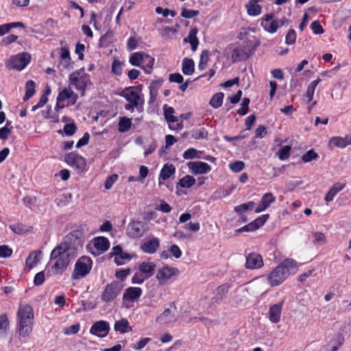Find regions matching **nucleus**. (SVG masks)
<instances>
[{"label":"nucleus","instance_id":"nucleus-1","mask_svg":"<svg viewBox=\"0 0 351 351\" xmlns=\"http://www.w3.org/2000/svg\"><path fill=\"white\" fill-rule=\"evenodd\" d=\"M298 263L292 258H286L278 264L267 276V282L271 287L281 285L291 272L297 271Z\"/></svg>","mask_w":351,"mask_h":351},{"label":"nucleus","instance_id":"nucleus-2","mask_svg":"<svg viewBox=\"0 0 351 351\" xmlns=\"http://www.w3.org/2000/svg\"><path fill=\"white\" fill-rule=\"evenodd\" d=\"M66 267V242L58 244L51 252L50 262L47 266V276L60 275Z\"/></svg>","mask_w":351,"mask_h":351},{"label":"nucleus","instance_id":"nucleus-3","mask_svg":"<svg viewBox=\"0 0 351 351\" xmlns=\"http://www.w3.org/2000/svg\"><path fill=\"white\" fill-rule=\"evenodd\" d=\"M120 95L128 101L124 105L125 110L131 112H133L135 109L139 112H143V95L140 94V91H138L134 86L125 88Z\"/></svg>","mask_w":351,"mask_h":351},{"label":"nucleus","instance_id":"nucleus-4","mask_svg":"<svg viewBox=\"0 0 351 351\" xmlns=\"http://www.w3.org/2000/svg\"><path fill=\"white\" fill-rule=\"evenodd\" d=\"M69 80L70 85L79 90L81 95H84L86 88L88 84L90 83V76L85 73L84 69H81L71 74Z\"/></svg>","mask_w":351,"mask_h":351},{"label":"nucleus","instance_id":"nucleus-5","mask_svg":"<svg viewBox=\"0 0 351 351\" xmlns=\"http://www.w3.org/2000/svg\"><path fill=\"white\" fill-rule=\"evenodd\" d=\"M179 319L177 306L175 302H171L162 313L159 314L156 322L160 325H169L176 322Z\"/></svg>","mask_w":351,"mask_h":351},{"label":"nucleus","instance_id":"nucleus-6","mask_svg":"<svg viewBox=\"0 0 351 351\" xmlns=\"http://www.w3.org/2000/svg\"><path fill=\"white\" fill-rule=\"evenodd\" d=\"M93 261L86 256L80 257L75 264L74 270L71 274L73 280H77L85 277L90 271Z\"/></svg>","mask_w":351,"mask_h":351},{"label":"nucleus","instance_id":"nucleus-7","mask_svg":"<svg viewBox=\"0 0 351 351\" xmlns=\"http://www.w3.org/2000/svg\"><path fill=\"white\" fill-rule=\"evenodd\" d=\"M148 231L149 226L146 222L139 220H132L127 226L126 234L130 238L138 239L142 237Z\"/></svg>","mask_w":351,"mask_h":351},{"label":"nucleus","instance_id":"nucleus-8","mask_svg":"<svg viewBox=\"0 0 351 351\" xmlns=\"http://www.w3.org/2000/svg\"><path fill=\"white\" fill-rule=\"evenodd\" d=\"M31 57L29 53L23 52L10 58L7 67L10 69L21 71L24 69L30 62Z\"/></svg>","mask_w":351,"mask_h":351},{"label":"nucleus","instance_id":"nucleus-9","mask_svg":"<svg viewBox=\"0 0 351 351\" xmlns=\"http://www.w3.org/2000/svg\"><path fill=\"white\" fill-rule=\"evenodd\" d=\"M179 274L180 271L177 267L166 265L158 269L156 278L158 283L163 285L172 278L178 276Z\"/></svg>","mask_w":351,"mask_h":351},{"label":"nucleus","instance_id":"nucleus-10","mask_svg":"<svg viewBox=\"0 0 351 351\" xmlns=\"http://www.w3.org/2000/svg\"><path fill=\"white\" fill-rule=\"evenodd\" d=\"M85 241L84 233L82 230H75L67 234V251L77 250L82 247Z\"/></svg>","mask_w":351,"mask_h":351},{"label":"nucleus","instance_id":"nucleus-11","mask_svg":"<svg viewBox=\"0 0 351 351\" xmlns=\"http://www.w3.org/2000/svg\"><path fill=\"white\" fill-rule=\"evenodd\" d=\"M121 291V287L119 282L113 281L108 284L101 294L102 301L106 303L113 301L118 296Z\"/></svg>","mask_w":351,"mask_h":351},{"label":"nucleus","instance_id":"nucleus-12","mask_svg":"<svg viewBox=\"0 0 351 351\" xmlns=\"http://www.w3.org/2000/svg\"><path fill=\"white\" fill-rule=\"evenodd\" d=\"M254 49L247 45H240L236 47L232 51L231 59L232 62L245 60L254 53Z\"/></svg>","mask_w":351,"mask_h":351},{"label":"nucleus","instance_id":"nucleus-13","mask_svg":"<svg viewBox=\"0 0 351 351\" xmlns=\"http://www.w3.org/2000/svg\"><path fill=\"white\" fill-rule=\"evenodd\" d=\"M110 327L107 321L100 320L93 324L90 328V333L98 337H105L109 333Z\"/></svg>","mask_w":351,"mask_h":351},{"label":"nucleus","instance_id":"nucleus-14","mask_svg":"<svg viewBox=\"0 0 351 351\" xmlns=\"http://www.w3.org/2000/svg\"><path fill=\"white\" fill-rule=\"evenodd\" d=\"M284 304L285 299H282L278 303L272 304L269 306L268 311V318L272 324H277L280 321Z\"/></svg>","mask_w":351,"mask_h":351},{"label":"nucleus","instance_id":"nucleus-15","mask_svg":"<svg viewBox=\"0 0 351 351\" xmlns=\"http://www.w3.org/2000/svg\"><path fill=\"white\" fill-rule=\"evenodd\" d=\"M263 266L262 256L257 253H250L245 256V267L247 269H259Z\"/></svg>","mask_w":351,"mask_h":351},{"label":"nucleus","instance_id":"nucleus-16","mask_svg":"<svg viewBox=\"0 0 351 351\" xmlns=\"http://www.w3.org/2000/svg\"><path fill=\"white\" fill-rule=\"evenodd\" d=\"M67 165L75 168L78 171H83L86 167V160L84 157L77 152L67 154Z\"/></svg>","mask_w":351,"mask_h":351},{"label":"nucleus","instance_id":"nucleus-17","mask_svg":"<svg viewBox=\"0 0 351 351\" xmlns=\"http://www.w3.org/2000/svg\"><path fill=\"white\" fill-rule=\"evenodd\" d=\"M187 167L194 175L207 173L211 170L210 166L202 161H190Z\"/></svg>","mask_w":351,"mask_h":351},{"label":"nucleus","instance_id":"nucleus-18","mask_svg":"<svg viewBox=\"0 0 351 351\" xmlns=\"http://www.w3.org/2000/svg\"><path fill=\"white\" fill-rule=\"evenodd\" d=\"M273 16L272 14H265L261 21V25L264 30L270 34L276 33L278 29V22L276 19H273Z\"/></svg>","mask_w":351,"mask_h":351},{"label":"nucleus","instance_id":"nucleus-19","mask_svg":"<svg viewBox=\"0 0 351 351\" xmlns=\"http://www.w3.org/2000/svg\"><path fill=\"white\" fill-rule=\"evenodd\" d=\"M160 247V239L158 237H152L151 239L144 241L141 245V250L149 254H153Z\"/></svg>","mask_w":351,"mask_h":351},{"label":"nucleus","instance_id":"nucleus-20","mask_svg":"<svg viewBox=\"0 0 351 351\" xmlns=\"http://www.w3.org/2000/svg\"><path fill=\"white\" fill-rule=\"evenodd\" d=\"M349 145H351V136H334L329 140L328 148L330 149H332L334 147L344 148Z\"/></svg>","mask_w":351,"mask_h":351},{"label":"nucleus","instance_id":"nucleus-21","mask_svg":"<svg viewBox=\"0 0 351 351\" xmlns=\"http://www.w3.org/2000/svg\"><path fill=\"white\" fill-rule=\"evenodd\" d=\"M18 324L19 338L28 337L32 332L34 320H19Z\"/></svg>","mask_w":351,"mask_h":351},{"label":"nucleus","instance_id":"nucleus-22","mask_svg":"<svg viewBox=\"0 0 351 351\" xmlns=\"http://www.w3.org/2000/svg\"><path fill=\"white\" fill-rule=\"evenodd\" d=\"M143 291L140 287H130L127 288L123 295V300L127 302H134L142 295Z\"/></svg>","mask_w":351,"mask_h":351},{"label":"nucleus","instance_id":"nucleus-23","mask_svg":"<svg viewBox=\"0 0 351 351\" xmlns=\"http://www.w3.org/2000/svg\"><path fill=\"white\" fill-rule=\"evenodd\" d=\"M231 287L232 285L230 283H226L217 287L214 291L215 296L211 299L212 302L220 303Z\"/></svg>","mask_w":351,"mask_h":351},{"label":"nucleus","instance_id":"nucleus-24","mask_svg":"<svg viewBox=\"0 0 351 351\" xmlns=\"http://www.w3.org/2000/svg\"><path fill=\"white\" fill-rule=\"evenodd\" d=\"M17 316L19 320H34V311L29 304L20 305Z\"/></svg>","mask_w":351,"mask_h":351},{"label":"nucleus","instance_id":"nucleus-25","mask_svg":"<svg viewBox=\"0 0 351 351\" xmlns=\"http://www.w3.org/2000/svg\"><path fill=\"white\" fill-rule=\"evenodd\" d=\"M163 84V80L162 78H158L157 80H153L149 86V103L152 104L154 102L157 98L158 90L160 88Z\"/></svg>","mask_w":351,"mask_h":351},{"label":"nucleus","instance_id":"nucleus-26","mask_svg":"<svg viewBox=\"0 0 351 351\" xmlns=\"http://www.w3.org/2000/svg\"><path fill=\"white\" fill-rule=\"evenodd\" d=\"M156 267V264L153 262H143L139 264L138 270L147 277V278H149L154 275Z\"/></svg>","mask_w":351,"mask_h":351},{"label":"nucleus","instance_id":"nucleus-27","mask_svg":"<svg viewBox=\"0 0 351 351\" xmlns=\"http://www.w3.org/2000/svg\"><path fill=\"white\" fill-rule=\"evenodd\" d=\"M94 247L100 252L103 253L110 247V242L106 237H97L93 239Z\"/></svg>","mask_w":351,"mask_h":351},{"label":"nucleus","instance_id":"nucleus-28","mask_svg":"<svg viewBox=\"0 0 351 351\" xmlns=\"http://www.w3.org/2000/svg\"><path fill=\"white\" fill-rule=\"evenodd\" d=\"M345 187V184L341 183V182H336L332 185V186L329 189L328 193H326L325 196V201L327 202H330L333 200L334 197L336 196V195L343 190V189Z\"/></svg>","mask_w":351,"mask_h":351},{"label":"nucleus","instance_id":"nucleus-29","mask_svg":"<svg viewBox=\"0 0 351 351\" xmlns=\"http://www.w3.org/2000/svg\"><path fill=\"white\" fill-rule=\"evenodd\" d=\"M176 173V167L172 164H165L160 170L159 180H167Z\"/></svg>","mask_w":351,"mask_h":351},{"label":"nucleus","instance_id":"nucleus-30","mask_svg":"<svg viewBox=\"0 0 351 351\" xmlns=\"http://www.w3.org/2000/svg\"><path fill=\"white\" fill-rule=\"evenodd\" d=\"M114 328L115 331L122 334L128 332L132 330V327L129 325L128 320L125 318L116 321Z\"/></svg>","mask_w":351,"mask_h":351},{"label":"nucleus","instance_id":"nucleus-31","mask_svg":"<svg viewBox=\"0 0 351 351\" xmlns=\"http://www.w3.org/2000/svg\"><path fill=\"white\" fill-rule=\"evenodd\" d=\"M195 71V62L193 59L184 58L182 63V71L186 75H191Z\"/></svg>","mask_w":351,"mask_h":351},{"label":"nucleus","instance_id":"nucleus-32","mask_svg":"<svg viewBox=\"0 0 351 351\" xmlns=\"http://www.w3.org/2000/svg\"><path fill=\"white\" fill-rule=\"evenodd\" d=\"M40 251H33L30 252L25 261L26 267L29 269H32L36 266L40 261Z\"/></svg>","mask_w":351,"mask_h":351},{"label":"nucleus","instance_id":"nucleus-33","mask_svg":"<svg viewBox=\"0 0 351 351\" xmlns=\"http://www.w3.org/2000/svg\"><path fill=\"white\" fill-rule=\"evenodd\" d=\"M132 127V120L126 117L119 118L118 123V130L121 133L127 132Z\"/></svg>","mask_w":351,"mask_h":351},{"label":"nucleus","instance_id":"nucleus-34","mask_svg":"<svg viewBox=\"0 0 351 351\" xmlns=\"http://www.w3.org/2000/svg\"><path fill=\"white\" fill-rule=\"evenodd\" d=\"M154 62L155 60L154 58L148 54H145L143 62H142L143 65L141 69L145 73L150 74L152 73Z\"/></svg>","mask_w":351,"mask_h":351},{"label":"nucleus","instance_id":"nucleus-35","mask_svg":"<svg viewBox=\"0 0 351 351\" xmlns=\"http://www.w3.org/2000/svg\"><path fill=\"white\" fill-rule=\"evenodd\" d=\"M143 52H135L130 55L129 58V62L134 66H142V62L145 57Z\"/></svg>","mask_w":351,"mask_h":351},{"label":"nucleus","instance_id":"nucleus-36","mask_svg":"<svg viewBox=\"0 0 351 351\" xmlns=\"http://www.w3.org/2000/svg\"><path fill=\"white\" fill-rule=\"evenodd\" d=\"M164 117L168 123H175L178 121V118L173 115L175 110L173 107L167 104L163 106Z\"/></svg>","mask_w":351,"mask_h":351},{"label":"nucleus","instance_id":"nucleus-37","mask_svg":"<svg viewBox=\"0 0 351 351\" xmlns=\"http://www.w3.org/2000/svg\"><path fill=\"white\" fill-rule=\"evenodd\" d=\"M247 14L250 16H256L261 13L262 8L258 3L249 2L246 4Z\"/></svg>","mask_w":351,"mask_h":351},{"label":"nucleus","instance_id":"nucleus-38","mask_svg":"<svg viewBox=\"0 0 351 351\" xmlns=\"http://www.w3.org/2000/svg\"><path fill=\"white\" fill-rule=\"evenodd\" d=\"M36 83L33 80H28L25 84V95L23 97L24 101L29 100L35 93Z\"/></svg>","mask_w":351,"mask_h":351},{"label":"nucleus","instance_id":"nucleus-39","mask_svg":"<svg viewBox=\"0 0 351 351\" xmlns=\"http://www.w3.org/2000/svg\"><path fill=\"white\" fill-rule=\"evenodd\" d=\"M23 27L24 25L21 22H13L10 23H5L0 25V36L7 34L12 28Z\"/></svg>","mask_w":351,"mask_h":351},{"label":"nucleus","instance_id":"nucleus-40","mask_svg":"<svg viewBox=\"0 0 351 351\" xmlns=\"http://www.w3.org/2000/svg\"><path fill=\"white\" fill-rule=\"evenodd\" d=\"M254 205L255 203L250 201L247 203L241 204L234 206V210L238 215H242L244 214V213L247 210H252L254 208Z\"/></svg>","mask_w":351,"mask_h":351},{"label":"nucleus","instance_id":"nucleus-41","mask_svg":"<svg viewBox=\"0 0 351 351\" xmlns=\"http://www.w3.org/2000/svg\"><path fill=\"white\" fill-rule=\"evenodd\" d=\"M195 184V179L192 176H185L182 178H181L178 184L184 189H188L191 187Z\"/></svg>","mask_w":351,"mask_h":351},{"label":"nucleus","instance_id":"nucleus-42","mask_svg":"<svg viewBox=\"0 0 351 351\" xmlns=\"http://www.w3.org/2000/svg\"><path fill=\"white\" fill-rule=\"evenodd\" d=\"M223 97L224 95L221 92L215 94L210 100V105L215 109L219 108L223 104Z\"/></svg>","mask_w":351,"mask_h":351},{"label":"nucleus","instance_id":"nucleus-43","mask_svg":"<svg viewBox=\"0 0 351 351\" xmlns=\"http://www.w3.org/2000/svg\"><path fill=\"white\" fill-rule=\"evenodd\" d=\"M9 319L5 313L0 315V335H5L9 328Z\"/></svg>","mask_w":351,"mask_h":351},{"label":"nucleus","instance_id":"nucleus-44","mask_svg":"<svg viewBox=\"0 0 351 351\" xmlns=\"http://www.w3.org/2000/svg\"><path fill=\"white\" fill-rule=\"evenodd\" d=\"M276 197L271 193H267L263 195L261 199L262 206L267 208L269 206L276 202Z\"/></svg>","mask_w":351,"mask_h":351},{"label":"nucleus","instance_id":"nucleus-45","mask_svg":"<svg viewBox=\"0 0 351 351\" xmlns=\"http://www.w3.org/2000/svg\"><path fill=\"white\" fill-rule=\"evenodd\" d=\"M202 152L198 151L195 148H189L186 151L184 152L182 154V157L185 160H191L194 158H200L198 154H202Z\"/></svg>","mask_w":351,"mask_h":351},{"label":"nucleus","instance_id":"nucleus-46","mask_svg":"<svg viewBox=\"0 0 351 351\" xmlns=\"http://www.w3.org/2000/svg\"><path fill=\"white\" fill-rule=\"evenodd\" d=\"M209 60L208 51L207 50L202 51L200 55V60L198 64V69L199 71H204L207 66Z\"/></svg>","mask_w":351,"mask_h":351},{"label":"nucleus","instance_id":"nucleus-47","mask_svg":"<svg viewBox=\"0 0 351 351\" xmlns=\"http://www.w3.org/2000/svg\"><path fill=\"white\" fill-rule=\"evenodd\" d=\"M318 158V154L314 149H311L302 156L301 159L304 162H309L312 160H317Z\"/></svg>","mask_w":351,"mask_h":351},{"label":"nucleus","instance_id":"nucleus-48","mask_svg":"<svg viewBox=\"0 0 351 351\" xmlns=\"http://www.w3.org/2000/svg\"><path fill=\"white\" fill-rule=\"evenodd\" d=\"M66 100V88L62 89V91L60 93L58 98H57V103L55 108V110L56 111H58L59 110H62L64 108V101Z\"/></svg>","mask_w":351,"mask_h":351},{"label":"nucleus","instance_id":"nucleus-49","mask_svg":"<svg viewBox=\"0 0 351 351\" xmlns=\"http://www.w3.org/2000/svg\"><path fill=\"white\" fill-rule=\"evenodd\" d=\"M250 99L249 98H243L241 104V108L237 110V113L241 116L245 115L249 110L248 106L250 104Z\"/></svg>","mask_w":351,"mask_h":351},{"label":"nucleus","instance_id":"nucleus-50","mask_svg":"<svg viewBox=\"0 0 351 351\" xmlns=\"http://www.w3.org/2000/svg\"><path fill=\"white\" fill-rule=\"evenodd\" d=\"M291 147L289 145L283 146L278 152V158L280 160H285L290 156Z\"/></svg>","mask_w":351,"mask_h":351},{"label":"nucleus","instance_id":"nucleus-51","mask_svg":"<svg viewBox=\"0 0 351 351\" xmlns=\"http://www.w3.org/2000/svg\"><path fill=\"white\" fill-rule=\"evenodd\" d=\"M131 259V255L123 250L117 258H114V262L117 265H121L124 264L125 261H130Z\"/></svg>","mask_w":351,"mask_h":351},{"label":"nucleus","instance_id":"nucleus-52","mask_svg":"<svg viewBox=\"0 0 351 351\" xmlns=\"http://www.w3.org/2000/svg\"><path fill=\"white\" fill-rule=\"evenodd\" d=\"M229 167L232 171L234 173H238L244 169L245 164L243 161L237 160L230 163L229 165Z\"/></svg>","mask_w":351,"mask_h":351},{"label":"nucleus","instance_id":"nucleus-53","mask_svg":"<svg viewBox=\"0 0 351 351\" xmlns=\"http://www.w3.org/2000/svg\"><path fill=\"white\" fill-rule=\"evenodd\" d=\"M296 33L294 29H291L287 32L285 36V43L288 45H291L295 43L296 40Z\"/></svg>","mask_w":351,"mask_h":351},{"label":"nucleus","instance_id":"nucleus-54","mask_svg":"<svg viewBox=\"0 0 351 351\" xmlns=\"http://www.w3.org/2000/svg\"><path fill=\"white\" fill-rule=\"evenodd\" d=\"M147 277H145L140 271L136 272L132 278V283L141 285L143 284L145 280H147Z\"/></svg>","mask_w":351,"mask_h":351},{"label":"nucleus","instance_id":"nucleus-55","mask_svg":"<svg viewBox=\"0 0 351 351\" xmlns=\"http://www.w3.org/2000/svg\"><path fill=\"white\" fill-rule=\"evenodd\" d=\"M269 215L268 214L263 215L252 221V223L256 227V230L263 226L267 221Z\"/></svg>","mask_w":351,"mask_h":351},{"label":"nucleus","instance_id":"nucleus-56","mask_svg":"<svg viewBox=\"0 0 351 351\" xmlns=\"http://www.w3.org/2000/svg\"><path fill=\"white\" fill-rule=\"evenodd\" d=\"M198 10L183 8L181 12V16L184 19H192L198 15Z\"/></svg>","mask_w":351,"mask_h":351},{"label":"nucleus","instance_id":"nucleus-57","mask_svg":"<svg viewBox=\"0 0 351 351\" xmlns=\"http://www.w3.org/2000/svg\"><path fill=\"white\" fill-rule=\"evenodd\" d=\"M37 201L36 197L32 196H26L23 198V202L25 206L35 210L34 204Z\"/></svg>","mask_w":351,"mask_h":351},{"label":"nucleus","instance_id":"nucleus-58","mask_svg":"<svg viewBox=\"0 0 351 351\" xmlns=\"http://www.w3.org/2000/svg\"><path fill=\"white\" fill-rule=\"evenodd\" d=\"M77 130V126L75 125L74 121L67 117V136L73 135Z\"/></svg>","mask_w":351,"mask_h":351},{"label":"nucleus","instance_id":"nucleus-59","mask_svg":"<svg viewBox=\"0 0 351 351\" xmlns=\"http://www.w3.org/2000/svg\"><path fill=\"white\" fill-rule=\"evenodd\" d=\"M45 280V271H42L37 273L34 278V284L35 286L42 285Z\"/></svg>","mask_w":351,"mask_h":351},{"label":"nucleus","instance_id":"nucleus-60","mask_svg":"<svg viewBox=\"0 0 351 351\" xmlns=\"http://www.w3.org/2000/svg\"><path fill=\"white\" fill-rule=\"evenodd\" d=\"M12 254V250L8 245H0V258H8Z\"/></svg>","mask_w":351,"mask_h":351},{"label":"nucleus","instance_id":"nucleus-61","mask_svg":"<svg viewBox=\"0 0 351 351\" xmlns=\"http://www.w3.org/2000/svg\"><path fill=\"white\" fill-rule=\"evenodd\" d=\"M112 72L117 75H121L122 73L121 63L118 60H114L112 64Z\"/></svg>","mask_w":351,"mask_h":351},{"label":"nucleus","instance_id":"nucleus-62","mask_svg":"<svg viewBox=\"0 0 351 351\" xmlns=\"http://www.w3.org/2000/svg\"><path fill=\"white\" fill-rule=\"evenodd\" d=\"M90 139V134L88 132H85L83 135V136L79 139V141L77 142L75 147L76 148H80L83 146L86 145Z\"/></svg>","mask_w":351,"mask_h":351},{"label":"nucleus","instance_id":"nucleus-63","mask_svg":"<svg viewBox=\"0 0 351 351\" xmlns=\"http://www.w3.org/2000/svg\"><path fill=\"white\" fill-rule=\"evenodd\" d=\"M118 176L117 174L111 175L110 176H108L104 184L105 189L107 190H109L112 188L113 184L117 180Z\"/></svg>","mask_w":351,"mask_h":351},{"label":"nucleus","instance_id":"nucleus-64","mask_svg":"<svg viewBox=\"0 0 351 351\" xmlns=\"http://www.w3.org/2000/svg\"><path fill=\"white\" fill-rule=\"evenodd\" d=\"M156 209L165 213H169L171 211L172 208L164 200H161L160 204L156 208Z\"/></svg>","mask_w":351,"mask_h":351}]
</instances>
